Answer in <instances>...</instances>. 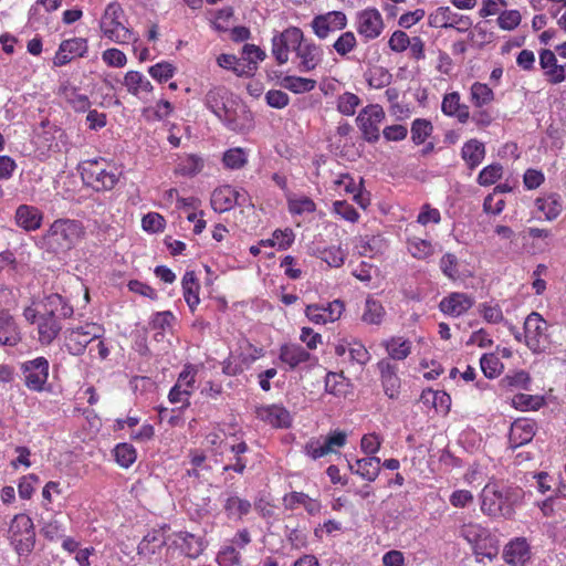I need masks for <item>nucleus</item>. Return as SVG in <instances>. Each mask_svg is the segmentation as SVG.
<instances>
[{
	"instance_id": "1",
	"label": "nucleus",
	"mask_w": 566,
	"mask_h": 566,
	"mask_svg": "<svg viewBox=\"0 0 566 566\" xmlns=\"http://www.w3.org/2000/svg\"><path fill=\"white\" fill-rule=\"evenodd\" d=\"M205 105L230 129L242 133L251 127V114L238 105L227 88L214 86L205 97Z\"/></svg>"
},
{
	"instance_id": "2",
	"label": "nucleus",
	"mask_w": 566,
	"mask_h": 566,
	"mask_svg": "<svg viewBox=\"0 0 566 566\" xmlns=\"http://www.w3.org/2000/svg\"><path fill=\"white\" fill-rule=\"evenodd\" d=\"M520 499L521 491L518 489L497 481H490L480 493V507L484 515L511 518Z\"/></svg>"
},
{
	"instance_id": "3",
	"label": "nucleus",
	"mask_w": 566,
	"mask_h": 566,
	"mask_svg": "<svg viewBox=\"0 0 566 566\" xmlns=\"http://www.w3.org/2000/svg\"><path fill=\"white\" fill-rule=\"evenodd\" d=\"M80 221L71 219L55 220L42 238V248L54 254L71 250L83 237Z\"/></svg>"
},
{
	"instance_id": "4",
	"label": "nucleus",
	"mask_w": 566,
	"mask_h": 566,
	"mask_svg": "<svg viewBox=\"0 0 566 566\" xmlns=\"http://www.w3.org/2000/svg\"><path fill=\"white\" fill-rule=\"evenodd\" d=\"M99 31L103 38L116 43L128 44L137 41L134 31L128 27V20L122 4L109 2L99 19Z\"/></svg>"
},
{
	"instance_id": "5",
	"label": "nucleus",
	"mask_w": 566,
	"mask_h": 566,
	"mask_svg": "<svg viewBox=\"0 0 566 566\" xmlns=\"http://www.w3.org/2000/svg\"><path fill=\"white\" fill-rule=\"evenodd\" d=\"M83 180L96 191L112 190L118 181L117 168L103 158L86 160L82 165Z\"/></svg>"
},
{
	"instance_id": "6",
	"label": "nucleus",
	"mask_w": 566,
	"mask_h": 566,
	"mask_svg": "<svg viewBox=\"0 0 566 566\" xmlns=\"http://www.w3.org/2000/svg\"><path fill=\"white\" fill-rule=\"evenodd\" d=\"M104 334V328L96 323H86L64 332V346L66 350L74 356L84 354L87 345L95 339H99Z\"/></svg>"
},
{
	"instance_id": "7",
	"label": "nucleus",
	"mask_w": 566,
	"mask_h": 566,
	"mask_svg": "<svg viewBox=\"0 0 566 566\" xmlns=\"http://www.w3.org/2000/svg\"><path fill=\"white\" fill-rule=\"evenodd\" d=\"M22 315L29 324L36 325L38 340L41 345L52 344L62 331L61 319L40 314V310L34 307V302L24 307Z\"/></svg>"
},
{
	"instance_id": "8",
	"label": "nucleus",
	"mask_w": 566,
	"mask_h": 566,
	"mask_svg": "<svg viewBox=\"0 0 566 566\" xmlns=\"http://www.w3.org/2000/svg\"><path fill=\"white\" fill-rule=\"evenodd\" d=\"M49 369L50 363L43 356L22 361L20 371L24 386L31 391H44L48 385Z\"/></svg>"
},
{
	"instance_id": "9",
	"label": "nucleus",
	"mask_w": 566,
	"mask_h": 566,
	"mask_svg": "<svg viewBox=\"0 0 566 566\" xmlns=\"http://www.w3.org/2000/svg\"><path fill=\"white\" fill-rule=\"evenodd\" d=\"M10 541L19 555L29 554L35 544V532L32 520L24 514L17 515L9 528Z\"/></svg>"
},
{
	"instance_id": "10",
	"label": "nucleus",
	"mask_w": 566,
	"mask_h": 566,
	"mask_svg": "<svg viewBox=\"0 0 566 566\" xmlns=\"http://www.w3.org/2000/svg\"><path fill=\"white\" fill-rule=\"evenodd\" d=\"M548 324L537 312H532L524 322V342L534 353L543 352L548 345Z\"/></svg>"
},
{
	"instance_id": "11",
	"label": "nucleus",
	"mask_w": 566,
	"mask_h": 566,
	"mask_svg": "<svg viewBox=\"0 0 566 566\" xmlns=\"http://www.w3.org/2000/svg\"><path fill=\"white\" fill-rule=\"evenodd\" d=\"M385 119V112L378 104L365 106L358 114L356 123L363 137L368 143H376L380 137V124Z\"/></svg>"
},
{
	"instance_id": "12",
	"label": "nucleus",
	"mask_w": 566,
	"mask_h": 566,
	"mask_svg": "<svg viewBox=\"0 0 566 566\" xmlns=\"http://www.w3.org/2000/svg\"><path fill=\"white\" fill-rule=\"evenodd\" d=\"M298 40H303V32L295 27L289 28L273 36L272 54L279 64H284L289 61V53L294 51Z\"/></svg>"
},
{
	"instance_id": "13",
	"label": "nucleus",
	"mask_w": 566,
	"mask_h": 566,
	"mask_svg": "<svg viewBox=\"0 0 566 566\" xmlns=\"http://www.w3.org/2000/svg\"><path fill=\"white\" fill-rule=\"evenodd\" d=\"M346 24L347 18L342 11H329L316 15L311 23L315 35L319 39H326L329 33L343 30Z\"/></svg>"
},
{
	"instance_id": "14",
	"label": "nucleus",
	"mask_w": 566,
	"mask_h": 566,
	"mask_svg": "<svg viewBox=\"0 0 566 566\" xmlns=\"http://www.w3.org/2000/svg\"><path fill=\"white\" fill-rule=\"evenodd\" d=\"M345 310L340 300H334L326 306L312 304L305 308L306 317L314 324H326L337 321Z\"/></svg>"
},
{
	"instance_id": "15",
	"label": "nucleus",
	"mask_w": 566,
	"mask_h": 566,
	"mask_svg": "<svg viewBox=\"0 0 566 566\" xmlns=\"http://www.w3.org/2000/svg\"><path fill=\"white\" fill-rule=\"evenodd\" d=\"M538 57L543 75L549 84L557 85L566 82V62L558 64L554 51L543 49L539 51Z\"/></svg>"
},
{
	"instance_id": "16",
	"label": "nucleus",
	"mask_w": 566,
	"mask_h": 566,
	"mask_svg": "<svg viewBox=\"0 0 566 566\" xmlns=\"http://www.w3.org/2000/svg\"><path fill=\"white\" fill-rule=\"evenodd\" d=\"M294 52L298 59V70L310 72L316 69L323 60V50L312 41L298 40Z\"/></svg>"
},
{
	"instance_id": "17",
	"label": "nucleus",
	"mask_w": 566,
	"mask_h": 566,
	"mask_svg": "<svg viewBox=\"0 0 566 566\" xmlns=\"http://www.w3.org/2000/svg\"><path fill=\"white\" fill-rule=\"evenodd\" d=\"M356 29L366 40L378 38L384 29L381 14L376 9L360 11L357 14Z\"/></svg>"
},
{
	"instance_id": "18",
	"label": "nucleus",
	"mask_w": 566,
	"mask_h": 566,
	"mask_svg": "<svg viewBox=\"0 0 566 566\" xmlns=\"http://www.w3.org/2000/svg\"><path fill=\"white\" fill-rule=\"evenodd\" d=\"M34 307L40 310V314L57 319L69 318L73 315V307L56 293L45 296L39 303H34Z\"/></svg>"
},
{
	"instance_id": "19",
	"label": "nucleus",
	"mask_w": 566,
	"mask_h": 566,
	"mask_svg": "<svg viewBox=\"0 0 566 566\" xmlns=\"http://www.w3.org/2000/svg\"><path fill=\"white\" fill-rule=\"evenodd\" d=\"M87 41L83 38H73L62 41L53 59L55 66H63L77 56H83L87 52Z\"/></svg>"
},
{
	"instance_id": "20",
	"label": "nucleus",
	"mask_w": 566,
	"mask_h": 566,
	"mask_svg": "<svg viewBox=\"0 0 566 566\" xmlns=\"http://www.w3.org/2000/svg\"><path fill=\"white\" fill-rule=\"evenodd\" d=\"M256 416L273 428H290L293 421L291 412L281 405L262 406Z\"/></svg>"
},
{
	"instance_id": "21",
	"label": "nucleus",
	"mask_w": 566,
	"mask_h": 566,
	"mask_svg": "<svg viewBox=\"0 0 566 566\" xmlns=\"http://www.w3.org/2000/svg\"><path fill=\"white\" fill-rule=\"evenodd\" d=\"M531 558V547L524 537H515L503 549V559L511 566H524Z\"/></svg>"
},
{
	"instance_id": "22",
	"label": "nucleus",
	"mask_w": 566,
	"mask_h": 566,
	"mask_svg": "<svg viewBox=\"0 0 566 566\" xmlns=\"http://www.w3.org/2000/svg\"><path fill=\"white\" fill-rule=\"evenodd\" d=\"M474 305L473 297L465 293L454 292L440 301L439 308L442 313L459 317Z\"/></svg>"
},
{
	"instance_id": "23",
	"label": "nucleus",
	"mask_w": 566,
	"mask_h": 566,
	"mask_svg": "<svg viewBox=\"0 0 566 566\" xmlns=\"http://www.w3.org/2000/svg\"><path fill=\"white\" fill-rule=\"evenodd\" d=\"M536 432V422L531 419L515 420L510 430L509 441L512 448H518L532 441Z\"/></svg>"
},
{
	"instance_id": "24",
	"label": "nucleus",
	"mask_w": 566,
	"mask_h": 566,
	"mask_svg": "<svg viewBox=\"0 0 566 566\" xmlns=\"http://www.w3.org/2000/svg\"><path fill=\"white\" fill-rule=\"evenodd\" d=\"M280 360L287 365L290 369H295L302 364L311 360L312 355L302 345L290 343L280 347Z\"/></svg>"
},
{
	"instance_id": "25",
	"label": "nucleus",
	"mask_w": 566,
	"mask_h": 566,
	"mask_svg": "<svg viewBox=\"0 0 566 566\" xmlns=\"http://www.w3.org/2000/svg\"><path fill=\"white\" fill-rule=\"evenodd\" d=\"M441 111L447 116L455 117L461 124H465L470 118L469 106L460 102L458 92L448 93L443 96Z\"/></svg>"
},
{
	"instance_id": "26",
	"label": "nucleus",
	"mask_w": 566,
	"mask_h": 566,
	"mask_svg": "<svg viewBox=\"0 0 566 566\" xmlns=\"http://www.w3.org/2000/svg\"><path fill=\"white\" fill-rule=\"evenodd\" d=\"M21 332L9 312L0 313V344L4 346H17L21 342Z\"/></svg>"
},
{
	"instance_id": "27",
	"label": "nucleus",
	"mask_w": 566,
	"mask_h": 566,
	"mask_svg": "<svg viewBox=\"0 0 566 566\" xmlns=\"http://www.w3.org/2000/svg\"><path fill=\"white\" fill-rule=\"evenodd\" d=\"M195 382V375L190 370H184L179 377L175 386L170 389L168 398L170 402H181L189 403V396L191 394V388Z\"/></svg>"
},
{
	"instance_id": "28",
	"label": "nucleus",
	"mask_w": 566,
	"mask_h": 566,
	"mask_svg": "<svg viewBox=\"0 0 566 566\" xmlns=\"http://www.w3.org/2000/svg\"><path fill=\"white\" fill-rule=\"evenodd\" d=\"M348 467L354 474L359 475L363 480L374 482L380 473L381 461L377 457H366L357 459L354 464L348 463Z\"/></svg>"
},
{
	"instance_id": "29",
	"label": "nucleus",
	"mask_w": 566,
	"mask_h": 566,
	"mask_svg": "<svg viewBox=\"0 0 566 566\" xmlns=\"http://www.w3.org/2000/svg\"><path fill=\"white\" fill-rule=\"evenodd\" d=\"M43 213L33 206L21 205L15 211V222L25 231H34L42 224Z\"/></svg>"
},
{
	"instance_id": "30",
	"label": "nucleus",
	"mask_w": 566,
	"mask_h": 566,
	"mask_svg": "<svg viewBox=\"0 0 566 566\" xmlns=\"http://www.w3.org/2000/svg\"><path fill=\"white\" fill-rule=\"evenodd\" d=\"M166 545V537L159 530L148 532L137 546V554L143 557L150 558L158 554Z\"/></svg>"
},
{
	"instance_id": "31",
	"label": "nucleus",
	"mask_w": 566,
	"mask_h": 566,
	"mask_svg": "<svg viewBox=\"0 0 566 566\" xmlns=\"http://www.w3.org/2000/svg\"><path fill=\"white\" fill-rule=\"evenodd\" d=\"M174 543L187 557L192 559L199 557L205 549L202 539L188 532L176 533Z\"/></svg>"
},
{
	"instance_id": "32",
	"label": "nucleus",
	"mask_w": 566,
	"mask_h": 566,
	"mask_svg": "<svg viewBox=\"0 0 566 566\" xmlns=\"http://www.w3.org/2000/svg\"><path fill=\"white\" fill-rule=\"evenodd\" d=\"M251 502L242 499L234 493H226L223 500V510L230 520H241L250 513Z\"/></svg>"
},
{
	"instance_id": "33",
	"label": "nucleus",
	"mask_w": 566,
	"mask_h": 566,
	"mask_svg": "<svg viewBox=\"0 0 566 566\" xmlns=\"http://www.w3.org/2000/svg\"><path fill=\"white\" fill-rule=\"evenodd\" d=\"M123 84L128 93L138 97L149 94L154 88L149 80L138 71H128L124 76Z\"/></svg>"
},
{
	"instance_id": "34",
	"label": "nucleus",
	"mask_w": 566,
	"mask_h": 566,
	"mask_svg": "<svg viewBox=\"0 0 566 566\" xmlns=\"http://www.w3.org/2000/svg\"><path fill=\"white\" fill-rule=\"evenodd\" d=\"M235 206L234 187L230 185L221 186L213 190L211 195V207L217 212H226Z\"/></svg>"
},
{
	"instance_id": "35",
	"label": "nucleus",
	"mask_w": 566,
	"mask_h": 566,
	"mask_svg": "<svg viewBox=\"0 0 566 566\" xmlns=\"http://www.w3.org/2000/svg\"><path fill=\"white\" fill-rule=\"evenodd\" d=\"M283 502L287 510H294L297 505H302L311 515L317 514L322 507L318 500L312 499L303 492H291L283 497Z\"/></svg>"
},
{
	"instance_id": "36",
	"label": "nucleus",
	"mask_w": 566,
	"mask_h": 566,
	"mask_svg": "<svg viewBox=\"0 0 566 566\" xmlns=\"http://www.w3.org/2000/svg\"><path fill=\"white\" fill-rule=\"evenodd\" d=\"M485 156V146L482 142L473 138L464 143L461 149V157L470 169L478 167Z\"/></svg>"
},
{
	"instance_id": "37",
	"label": "nucleus",
	"mask_w": 566,
	"mask_h": 566,
	"mask_svg": "<svg viewBox=\"0 0 566 566\" xmlns=\"http://www.w3.org/2000/svg\"><path fill=\"white\" fill-rule=\"evenodd\" d=\"M312 254L331 268H340L345 263L347 255L346 251H344L339 245L317 247L313 250Z\"/></svg>"
},
{
	"instance_id": "38",
	"label": "nucleus",
	"mask_w": 566,
	"mask_h": 566,
	"mask_svg": "<svg viewBox=\"0 0 566 566\" xmlns=\"http://www.w3.org/2000/svg\"><path fill=\"white\" fill-rule=\"evenodd\" d=\"M535 206L545 214V218L548 221L555 220L563 210L562 198L556 193H549L537 198Z\"/></svg>"
},
{
	"instance_id": "39",
	"label": "nucleus",
	"mask_w": 566,
	"mask_h": 566,
	"mask_svg": "<svg viewBox=\"0 0 566 566\" xmlns=\"http://www.w3.org/2000/svg\"><path fill=\"white\" fill-rule=\"evenodd\" d=\"M199 283L193 272H186L182 277V292L184 297L191 312H195L196 307L200 303L199 297Z\"/></svg>"
},
{
	"instance_id": "40",
	"label": "nucleus",
	"mask_w": 566,
	"mask_h": 566,
	"mask_svg": "<svg viewBox=\"0 0 566 566\" xmlns=\"http://www.w3.org/2000/svg\"><path fill=\"white\" fill-rule=\"evenodd\" d=\"M385 316L386 311L382 304L373 297H367L361 314V322L368 325H380Z\"/></svg>"
},
{
	"instance_id": "41",
	"label": "nucleus",
	"mask_w": 566,
	"mask_h": 566,
	"mask_svg": "<svg viewBox=\"0 0 566 566\" xmlns=\"http://www.w3.org/2000/svg\"><path fill=\"white\" fill-rule=\"evenodd\" d=\"M471 546L478 563H482L484 558L493 560L499 554L497 541L491 535V533L486 539L476 542Z\"/></svg>"
},
{
	"instance_id": "42",
	"label": "nucleus",
	"mask_w": 566,
	"mask_h": 566,
	"mask_svg": "<svg viewBox=\"0 0 566 566\" xmlns=\"http://www.w3.org/2000/svg\"><path fill=\"white\" fill-rule=\"evenodd\" d=\"M470 101L476 108H482L494 101V93L488 84L474 82L470 87Z\"/></svg>"
},
{
	"instance_id": "43",
	"label": "nucleus",
	"mask_w": 566,
	"mask_h": 566,
	"mask_svg": "<svg viewBox=\"0 0 566 566\" xmlns=\"http://www.w3.org/2000/svg\"><path fill=\"white\" fill-rule=\"evenodd\" d=\"M281 85L295 94L311 92L316 86V81L307 77L286 75L282 78Z\"/></svg>"
},
{
	"instance_id": "44",
	"label": "nucleus",
	"mask_w": 566,
	"mask_h": 566,
	"mask_svg": "<svg viewBox=\"0 0 566 566\" xmlns=\"http://www.w3.org/2000/svg\"><path fill=\"white\" fill-rule=\"evenodd\" d=\"M388 355L396 360L407 358L411 353V343L402 337H391L384 342Z\"/></svg>"
},
{
	"instance_id": "45",
	"label": "nucleus",
	"mask_w": 566,
	"mask_h": 566,
	"mask_svg": "<svg viewBox=\"0 0 566 566\" xmlns=\"http://www.w3.org/2000/svg\"><path fill=\"white\" fill-rule=\"evenodd\" d=\"M63 96L66 103L75 112H86L91 106V102L87 95L82 94L78 88L74 86H66L63 88Z\"/></svg>"
},
{
	"instance_id": "46",
	"label": "nucleus",
	"mask_w": 566,
	"mask_h": 566,
	"mask_svg": "<svg viewBox=\"0 0 566 566\" xmlns=\"http://www.w3.org/2000/svg\"><path fill=\"white\" fill-rule=\"evenodd\" d=\"M203 159L196 155L179 158L175 171L181 176H195L203 169Z\"/></svg>"
},
{
	"instance_id": "47",
	"label": "nucleus",
	"mask_w": 566,
	"mask_h": 566,
	"mask_svg": "<svg viewBox=\"0 0 566 566\" xmlns=\"http://www.w3.org/2000/svg\"><path fill=\"white\" fill-rule=\"evenodd\" d=\"M459 534L470 545H473L476 542L486 539V537L490 534V531L479 523L469 522L460 527Z\"/></svg>"
},
{
	"instance_id": "48",
	"label": "nucleus",
	"mask_w": 566,
	"mask_h": 566,
	"mask_svg": "<svg viewBox=\"0 0 566 566\" xmlns=\"http://www.w3.org/2000/svg\"><path fill=\"white\" fill-rule=\"evenodd\" d=\"M457 14L449 7H440L429 15V23L434 28H454Z\"/></svg>"
},
{
	"instance_id": "49",
	"label": "nucleus",
	"mask_w": 566,
	"mask_h": 566,
	"mask_svg": "<svg viewBox=\"0 0 566 566\" xmlns=\"http://www.w3.org/2000/svg\"><path fill=\"white\" fill-rule=\"evenodd\" d=\"M228 449L233 453L234 462L226 465L223 468V470L224 471L232 470L238 473H243V471L247 468V460L242 455L248 452V450H249L248 444L244 441H240L237 443L229 444Z\"/></svg>"
},
{
	"instance_id": "50",
	"label": "nucleus",
	"mask_w": 566,
	"mask_h": 566,
	"mask_svg": "<svg viewBox=\"0 0 566 566\" xmlns=\"http://www.w3.org/2000/svg\"><path fill=\"white\" fill-rule=\"evenodd\" d=\"M222 163L228 169H241L248 163V154L241 147L230 148L223 154Z\"/></svg>"
},
{
	"instance_id": "51",
	"label": "nucleus",
	"mask_w": 566,
	"mask_h": 566,
	"mask_svg": "<svg viewBox=\"0 0 566 566\" xmlns=\"http://www.w3.org/2000/svg\"><path fill=\"white\" fill-rule=\"evenodd\" d=\"M360 98L350 92H345L337 97V111L345 116H353L360 105Z\"/></svg>"
},
{
	"instance_id": "52",
	"label": "nucleus",
	"mask_w": 566,
	"mask_h": 566,
	"mask_svg": "<svg viewBox=\"0 0 566 566\" xmlns=\"http://www.w3.org/2000/svg\"><path fill=\"white\" fill-rule=\"evenodd\" d=\"M432 130L430 120L417 118L411 124V139L416 145H420L431 135Z\"/></svg>"
},
{
	"instance_id": "53",
	"label": "nucleus",
	"mask_w": 566,
	"mask_h": 566,
	"mask_svg": "<svg viewBox=\"0 0 566 566\" xmlns=\"http://www.w3.org/2000/svg\"><path fill=\"white\" fill-rule=\"evenodd\" d=\"M544 403V398L541 396H533L526 394H517L512 398V405L514 408L526 411L537 410Z\"/></svg>"
},
{
	"instance_id": "54",
	"label": "nucleus",
	"mask_w": 566,
	"mask_h": 566,
	"mask_svg": "<svg viewBox=\"0 0 566 566\" xmlns=\"http://www.w3.org/2000/svg\"><path fill=\"white\" fill-rule=\"evenodd\" d=\"M116 462L123 468H129L137 458L135 448L129 443H119L114 449Z\"/></svg>"
},
{
	"instance_id": "55",
	"label": "nucleus",
	"mask_w": 566,
	"mask_h": 566,
	"mask_svg": "<svg viewBox=\"0 0 566 566\" xmlns=\"http://www.w3.org/2000/svg\"><path fill=\"white\" fill-rule=\"evenodd\" d=\"M478 311L489 324H499L504 321V315L499 304L484 302L479 305Z\"/></svg>"
},
{
	"instance_id": "56",
	"label": "nucleus",
	"mask_w": 566,
	"mask_h": 566,
	"mask_svg": "<svg viewBox=\"0 0 566 566\" xmlns=\"http://www.w3.org/2000/svg\"><path fill=\"white\" fill-rule=\"evenodd\" d=\"M480 365L483 374L488 378L497 377L503 369L502 361L494 354H484L480 359Z\"/></svg>"
},
{
	"instance_id": "57",
	"label": "nucleus",
	"mask_w": 566,
	"mask_h": 566,
	"mask_svg": "<svg viewBox=\"0 0 566 566\" xmlns=\"http://www.w3.org/2000/svg\"><path fill=\"white\" fill-rule=\"evenodd\" d=\"M289 211L292 214H303L314 212L316 209L315 202L308 197H289L287 198Z\"/></svg>"
},
{
	"instance_id": "58",
	"label": "nucleus",
	"mask_w": 566,
	"mask_h": 566,
	"mask_svg": "<svg viewBox=\"0 0 566 566\" xmlns=\"http://www.w3.org/2000/svg\"><path fill=\"white\" fill-rule=\"evenodd\" d=\"M408 251L413 258L422 260L433 253V247L430 241L413 238L408 241Z\"/></svg>"
},
{
	"instance_id": "59",
	"label": "nucleus",
	"mask_w": 566,
	"mask_h": 566,
	"mask_svg": "<svg viewBox=\"0 0 566 566\" xmlns=\"http://www.w3.org/2000/svg\"><path fill=\"white\" fill-rule=\"evenodd\" d=\"M368 84L373 88H382L390 84L391 74L381 66L371 69L367 77Z\"/></svg>"
},
{
	"instance_id": "60",
	"label": "nucleus",
	"mask_w": 566,
	"mask_h": 566,
	"mask_svg": "<svg viewBox=\"0 0 566 566\" xmlns=\"http://www.w3.org/2000/svg\"><path fill=\"white\" fill-rule=\"evenodd\" d=\"M175 72H176V67L171 63L166 62V61H163L155 65H151L148 69L149 75L154 80H156L160 83L166 82L169 78H171L175 75Z\"/></svg>"
},
{
	"instance_id": "61",
	"label": "nucleus",
	"mask_w": 566,
	"mask_h": 566,
	"mask_svg": "<svg viewBox=\"0 0 566 566\" xmlns=\"http://www.w3.org/2000/svg\"><path fill=\"white\" fill-rule=\"evenodd\" d=\"M357 45L356 36L352 31L342 33L334 42L333 48L340 56L347 55Z\"/></svg>"
},
{
	"instance_id": "62",
	"label": "nucleus",
	"mask_w": 566,
	"mask_h": 566,
	"mask_svg": "<svg viewBox=\"0 0 566 566\" xmlns=\"http://www.w3.org/2000/svg\"><path fill=\"white\" fill-rule=\"evenodd\" d=\"M503 174V167L500 164H492L484 167L478 177V182L481 186H490L497 181Z\"/></svg>"
},
{
	"instance_id": "63",
	"label": "nucleus",
	"mask_w": 566,
	"mask_h": 566,
	"mask_svg": "<svg viewBox=\"0 0 566 566\" xmlns=\"http://www.w3.org/2000/svg\"><path fill=\"white\" fill-rule=\"evenodd\" d=\"M216 560L219 566H239L241 555L233 546H226L219 551Z\"/></svg>"
},
{
	"instance_id": "64",
	"label": "nucleus",
	"mask_w": 566,
	"mask_h": 566,
	"mask_svg": "<svg viewBox=\"0 0 566 566\" xmlns=\"http://www.w3.org/2000/svg\"><path fill=\"white\" fill-rule=\"evenodd\" d=\"M348 356L350 361L359 365H366L370 360V354L360 342H352L348 347Z\"/></svg>"
}]
</instances>
